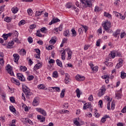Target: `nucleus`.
Returning <instances> with one entry per match:
<instances>
[{
  "mask_svg": "<svg viewBox=\"0 0 126 126\" xmlns=\"http://www.w3.org/2000/svg\"><path fill=\"white\" fill-rule=\"evenodd\" d=\"M13 57L14 58V62L15 63H18V61H19V55L18 54H14Z\"/></svg>",
  "mask_w": 126,
  "mask_h": 126,
  "instance_id": "obj_11",
  "label": "nucleus"
},
{
  "mask_svg": "<svg viewBox=\"0 0 126 126\" xmlns=\"http://www.w3.org/2000/svg\"><path fill=\"white\" fill-rule=\"evenodd\" d=\"M101 42V39H98L96 41V46L99 47L100 46V43Z\"/></svg>",
  "mask_w": 126,
  "mask_h": 126,
  "instance_id": "obj_57",
  "label": "nucleus"
},
{
  "mask_svg": "<svg viewBox=\"0 0 126 126\" xmlns=\"http://www.w3.org/2000/svg\"><path fill=\"white\" fill-rule=\"evenodd\" d=\"M116 98L119 100V99H121V98H122V95L120 94H116Z\"/></svg>",
  "mask_w": 126,
  "mask_h": 126,
  "instance_id": "obj_50",
  "label": "nucleus"
},
{
  "mask_svg": "<svg viewBox=\"0 0 126 126\" xmlns=\"http://www.w3.org/2000/svg\"><path fill=\"white\" fill-rule=\"evenodd\" d=\"M28 80H29V81H31V80H33V79H34V76L33 75H31V76H29L27 78Z\"/></svg>",
  "mask_w": 126,
  "mask_h": 126,
  "instance_id": "obj_41",
  "label": "nucleus"
},
{
  "mask_svg": "<svg viewBox=\"0 0 126 126\" xmlns=\"http://www.w3.org/2000/svg\"><path fill=\"white\" fill-rule=\"evenodd\" d=\"M92 69L94 72H97L98 71V66H94Z\"/></svg>",
  "mask_w": 126,
  "mask_h": 126,
  "instance_id": "obj_46",
  "label": "nucleus"
},
{
  "mask_svg": "<svg viewBox=\"0 0 126 126\" xmlns=\"http://www.w3.org/2000/svg\"><path fill=\"white\" fill-rule=\"evenodd\" d=\"M115 109V102H112L111 103V109L114 110Z\"/></svg>",
  "mask_w": 126,
  "mask_h": 126,
  "instance_id": "obj_62",
  "label": "nucleus"
},
{
  "mask_svg": "<svg viewBox=\"0 0 126 126\" xmlns=\"http://www.w3.org/2000/svg\"><path fill=\"white\" fill-rule=\"evenodd\" d=\"M47 29L45 27L41 28L40 29L41 32H42V33H44V34H46V33H47Z\"/></svg>",
  "mask_w": 126,
  "mask_h": 126,
  "instance_id": "obj_33",
  "label": "nucleus"
},
{
  "mask_svg": "<svg viewBox=\"0 0 126 126\" xmlns=\"http://www.w3.org/2000/svg\"><path fill=\"white\" fill-rule=\"evenodd\" d=\"M24 121L25 123H27V124H29L31 126H33V122H32V121L30 120V119L28 118H25Z\"/></svg>",
  "mask_w": 126,
  "mask_h": 126,
  "instance_id": "obj_20",
  "label": "nucleus"
},
{
  "mask_svg": "<svg viewBox=\"0 0 126 126\" xmlns=\"http://www.w3.org/2000/svg\"><path fill=\"white\" fill-rule=\"evenodd\" d=\"M122 113H126V106H125L121 111Z\"/></svg>",
  "mask_w": 126,
  "mask_h": 126,
  "instance_id": "obj_64",
  "label": "nucleus"
},
{
  "mask_svg": "<svg viewBox=\"0 0 126 126\" xmlns=\"http://www.w3.org/2000/svg\"><path fill=\"white\" fill-rule=\"evenodd\" d=\"M21 52L23 53V56H24L25 55H26V50H25V49H22L21 50Z\"/></svg>",
  "mask_w": 126,
  "mask_h": 126,
  "instance_id": "obj_59",
  "label": "nucleus"
},
{
  "mask_svg": "<svg viewBox=\"0 0 126 126\" xmlns=\"http://www.w3.org/2000/svg\"><path fill=\"white\" fill-rule=\"evenodd\" d=\"M34 50L36 53V54H37V55H41V51H40V49L37 48V49H35Z\"/></svg>",
  "mask_w": 126,
  "mask_h": 126,
  "instance_id": "obj_51",
  "label": "nucleus"
},
{
  "mask_svg": "<svg viewBox=\"0 0 126 126\" xmlns=\"http://www.w3.org/2000/svg\"><path fill=\"white\" fill-rule=\"evenodd\" d=\"M23 91L25 93L26 98H29L30 96L33 95V93L31 92L30 89L27 86H26V88L23 87Z\"/></svg>",
  "mask_w": 126,
  "mask_h": 126,
  "instance_id": "obj_2",
  "label": "nucleus"
},
{
  "mask_svg": "<svg viewBox=\"0 0 126 126\" xmlns=\"http://www.w3.org/2000/svg\"><path fill=\"white\" fill-rule=\"evenodd\" d=\"M35 28H36V25L33 24V25H31L30 26V29H34Z\"/></svg>",
  "mask_w": 126,
  "mask_h": 126,
  "instance_id": "obj_60",
  "label": "nucleus"
},
{
  "mask_svg": "<svg viewBox=\"0 0 126 126\" xmlns=\"http://www.w3.org/2000/svg\"><path fill=\"white\" fill-rule=\"evenodd\" d=\"M10 110L13 113H15L16 110H15V108L13 107V106H11L9 107Z\"/></svg>",
  "mask_w": 126,
  "mask_h": 126,
  "instance_id": "obj_36",
  "label": "nucleus"
},
{
  "mask_svg": "<svg viewBox=\"0 0 126 126\" xmlns=\"http://www.w3.org/2000/svg\"><path fill=\"white\" fill-rule=\"evenodd\" d=\"M24 22H25V21L24 20H21L19 23V26H21V25L24 24Z\"/></svg>",
  "mask_w": 126,
  "mask_h": 126,
  "instance_id": "obj_56",
  "label": "nucleus"
},
{
  "mask_svg": "<svg viewBox=\"0 0 126 126\" xmlns=\"http://www.w3.org/2000/svg\"><path fill=\"white\" fill-rule=\"evenodd\" d=\"M78 33H79V35L82 34V33H83V28H79L78 31Z\"/></svg>",
  "mask_w": 126,
  "mask_h": 126,
  "instance_id": "obj_40",
  "label": "nucleus"
},
{
  "mask_svg": "<svg viewBox=\"0 0 126 126\" xmlns=\"http://www.w3.org/2000/svg\"><path fill=\"white\" fill-rule=\"evenodd\" d=\"M106 92V86H102L101 89L99 90V92L97 93V95L98 97H102Z\"/></svg>",
  "mask_w": 126,
  "mask_h": 126,
  "instance_id": "obj_3",
  "label": "nucleus"
},
{
  "mask_svg": "<svg viewBox=\"0 0 126 126\" xmlns=\"http://www.w3.org/2000/svg\"><path fill=\"white\" fill-rule=\"evenodd\" d=\"M102 78H103V79H105L106 83H109V79H110V76L108 75H105L104 76H102Z\"/></svg>",
  "mask_w": 126,
  "mask_h": 126,
  "instance_id": "obj_13",
  "label": "nucleus"
},
{
  "mask_svg": "<svg viewBox=\"0 0 126 126\" xmlns=\"http://www.w3.org/2000/svg\"><path fill=\"white\" fill-rule=\"evenodd\" d=\"M82 28H83V30H85V33H86V32H87V30H88V27H87V26H86L84 25H82Z\"/></svg>",
  "mask_w": 126,
  "mask_h": 126,
  "instance_id": "obj_47",
  "label": "nucleus"
},
{
  "mask_svg": "<svg viewBox=\"0 0 126 126\" xmlns=\"http://www.w3.org/2000/svg\"><path fill=\"white\" fill-rule=\"evenodd\" d=\"M57 64L60 66V67H63V63H62V61H61L60 60L57 59L56 60Z\"/></svg>",
  "mask_w": 126,
  "mask_h": 126,
  "instance_id": "obj_22",
  "label": "nucleus"
},
{
  "mask_svg": "<svg viewBox=\"0 0 126 126\" xmlns=\"http://www.w3.org/2000/svg\"><path fill=\"white\" fill-rule=\"evenodd\" d=\"M70 35V34L69 33V30H66L63 32V35L65 37H69Z\"/></svg>",
  "mask_w": 126,
  "mask_h": 126,
  "instance_id": "obj_21",
  "label": "nucleus"
},
{
  "mask_svg": "<svg viewBox=\"0 0 126 126\" xmlns=\"http://www.w3.org/2000/svg\"><path fill=\"white\" fill-rule=\"evenodd\" d=\"M37 118L38 120H40L41 123H43V122H45V117H44L41 115H37Z\"/></svg>",
  "mask_w": 126,
  "mask_h": 126,
  "instance_id": "obj_16",
  "label": "nucleus"
},
{
  "mask_svg": "<svg viewBox=\"0 0 126 126\" xmlns=\"http://www.w3.org/2000/svg\"><path fill=\"white\" fill-rule=\"evenodd\" d=\"M64 92H65V89H63L61 91V98H63L64 97Z\"/></svg>",
  "mask_w": 126,
  "mask_h": 126,
  "instance_id": "obj_34",
  "label": "nucleus"
},
{
  "mask_svg": "<svg viewBox=\"0 0 126 126\" xmlns=\"http://www.w3.org/2000/svg\"><path fill=\"white\" fill-rule=\"evenodd\" d=\"M76 79L78 81H83L85 80V77L84 76H81L80 75H77L76 76Z\"/></svg>",
  "mask_w": 126,
  "mask_h": 126,
  "instance_id": "obj_9",
  "label": "nucleus"
},
{
  "mask_svg": "<svg viewBox=\"0 0 126 126\" xmlns=\"http://www.w3.org/2000/svg\"><path fill=\"white\" fill-rule=\"evenodd\" d=\"M33 106H38L39 105V102H38V98H35L32 102Z\"/></svg>",
  "mask_w": 126,
  "mask_h": 126,
  "instance_id": "obj_15",
  "label": "nucleus"
},
{
  "mask_svg": "<svg viewBox=\"0 0 126 126\" xmlns=\"http://www.w3.org/2000/svg\"><path fill=\"white\" fill-rule=\"evenodd\" d=\"M17 77L18 79L21 80L22 81H25V78L21 73H17Z\"/></svg>",
  "mask_w": 126,
  "mask_h": 126,
  "instance_id": "obj_8",
  "label": "nucleus"
},
{
  "mask_svg": "<svg viewBox=\"0 0 126 126\" xmlns=\"http://www.w3.org/2000/svg\"><path fill=\"white\" fill-rule=\"evenodd\" d=\"M27 12H28L29 15L32 16V13L33 12V11L31 9H28L27 10Z\"/></svg>",
  "mask_w": 126,
  "mask_h": 126,
  "instance_id": "obj_43",
  "label": "nucleus"
},
{
  "mask_svg": "<svg viewBox=\"0 0 126 126\" xmlns=\"http://www.w3.org/2000/svg\"><path fill=\"white\" fill-rule=\"evenodd\" d=\"M110 118V116L108 115H106L105 116L102 117L101 119V123H105L107 121V119Z\"/></svg>",
  "mask_w": 126,
  "mask_h": 126,
  "instance_id": "obj_17",
  "label": "nucleus"
},
{
  "mask_svg": "<svg viewBox=\"0 0 126 126\" xmlns=\"http://www.w3.org/2000/svg\"><path fill=\"white\" fill-rule=\"evenodd\" d=\"M76 93L77 94V97H78V98H80V95L82 94V92H80L79 89L77 88L76 90Z\"/></svg>",
  "mask_w": 126,
  "mask_h": 126,
  "instance_id": "obj_18",
  "label": "nucleus"
},
{
  "mask_svg": "<svg viewBox=\"0 0 126 126\" xmlns=\"http://www.w3.org/2000/svg\"><path fill=\"white\" fill-rule=\"evenodd\" d=\"M28 41L30 44H32L33 43V38H32V37L30 36L28 38Z\"/></svg>",
  "mask_w": 126,
  "mask_h": 126,
  "instance_id": "obj_37",
  "label": "nucleus"
},
{
  "mask_svg": "<svg viewBox=\"0 0 126 126\" xmlns=\"http://www.w3.org/2000/svg\"><path fill=\"white\" fill-rule=\"evenodd\" d=\"M56 39H57V37L56 36L52 37V39L49 41L50 43H51V44H52V45H55V44H56V42H57Z\"/></svg>",
  "mask_w": 126,
  "mask_h": 126,
  "instance_id": "obj_14",
  "label": "nucleus"
},
{
  "mask_svg": "<svg viewBox=\"0 0 126 126\" xmlns=\"http://www.w3.org/2000/svg\"><path fill=\"white\" fill-rule=\"evenodd\" d=\"M102 10V8L99 7V6H96L94 8V11L96 12H98L99 11H101Z\"/></svg>",
  "mask_w": 126,
  "mask_h": 126,
  "instance_id": "obj_28",
  "label": "nucleus"
},
{
  "mask_svg": "<svg viewBox=\"0 0 126 126\" xmlns=\"http://www.w3.org/2000/svg\"><path fill=\"white\" fill-rule=\"evenodd\" d=\"M54 48V46L53 45H49L48 47H46L47 50H48V51H51Z\"/></svg>",
  "mask_w": 126,
  "mask_h": 126,
  "instance_id": "obj_55",
  "label": "nucleus"
},
{
  "mask_svg": "<svg viewBox=\"0 0 126 126\" xmlns=\"http://www.w3.org/2000/svg\"><path fill=\"white\" fill-rule=\"evenodd\" d=\"M105 100H106V101L109 102V103H110V102L112 101V100L110 99V97H109L108 96H105Z\"/></svg>",
  "mask_w": 126,
  "mask_h": 126,
  "instance_id": "obj_54",
  "label": "nucleus"
},
{
  "mask_svg": "<svg viewBox=\"0 0 126 126\" xmlns=\"http://www.w3.org/2000/svg\"><path fill=\"white\" fill-rule=\"evenodd\" d=\"M4 21H5L6 22H11V18L9 17H7L4 18Z\"/></svg>",
  "mask_w": 126,
  "mask_h": 126,
  "instance_id": "obj_32",
  "label": "nucleus"
},
{
  "mask_svg": "<svg viewBox=\"0 0 126 126\" xmlns=\"http://www.w3.org/2000/svg\"><path fill=\"white\" fill-rule=\"evenodd\" d=\"M80 1L85 5V6L86 7H90L92 4L91 3V1L88 0H80Z\"/></svg>",
  "mask_w": 126,
  "mask_h": 126,
  "instance_id": "obj_4",
  "label": "nucleus"
},
{
  "mask_svg": "<svg viewBox=\"0 0 126 126\" xmlns=\"http://www.w3.org/2000/svg\"><path fill=\"white\" fill-rule=\"evenodd\" d=\"M36 36H37V37H43L42 33H40V31H37Z\"/></svg>",
  "mask_w": 126,
  "mask_h": 126,
  "instance_id": "obj_44",
  "label": "nucleus"
},
{
  "mask_svg": "<svg viewBox=\"0 0 126 126\" xmlns=\"http://www.w3.org/2000/svg\"><path fill=\"white\" fill-rule=\"evenodd\" d=\"M12 11L13 13H17V11H18V8H12Z\"/></svg>",
  "mask_w": 126,
  "mask_h": 126,
  "instance_id": "obj_42",
  "label": "nucleus"
},
{
  "mask_svg": "<svg viewBox=\"0 0 126 126\" xmlns=\"http://www.w3.org/2000/svg\"><path fill=\"white\" fill-rule=\"evenodd\" d=\"M2 37L3 38L4 40H7V38H8V36H7V35H6V34L5 33H4L3 35H2Z\"/></svg>",
  "mask_w": 126,
  "mask_h": 126,
  "instance_id": "obj_53",
  "label": "nucleus"
},
{
  "mask_svg": "<svg viewBox=\"0 0 126 126\" xmlns=\"http://www.w3.org/2000/svg\"><path fill=\"white\" fill-rule=\"evenodd\" d=\"M71 6H72V4L71 2H68L66 4V8H71Z\"/></svg>",
  "mask_w": 126,
  "mask_h": 126,
  "instance_id": "obj_35",
  "label": "nucleus"
},
{
  "mask_svg": "<svg viewBox=\"0 0 126 126\" xmlns=\"http://www.w3.org/2000/svg\"><path fill=\"white\" fill-rule=\"evenodd\" d=\"M20 69L21 71H26L27 70V68L26 66H21Z\"/></svg>",
  "mask_w": 126,
  "mask_h": 126,
  "instance_id": "obj_45",
  "label": "nucleus"
},
{
  "mask_svg": "<svg viewBox=\"0 0 126 126\" xmlns=\"http://www.w3.org/2000/svg\"><path fill=\"white\" fill-rule=\"evenodd\" d=\"M69 74H68V73H65V83L66 84H67V83H68V82H69Z\"/></svg>",
  "mask_w": 126,
  "mask_h": 126,
  "instance_id": "obj_12",
  "label": "nucleus"
},
{
  "mask_svg": "<svg viewBox=\"0 0 126 126\" xmlns=\"http://www.w3.org/2000/svg\"><path fill=\"white\" fill-rule=\"evenodd\" d=\"M38 89H44L45 88V86L43 84H40L38 86Z\"/></svg>",
  "mask_w": 126,
  "mask_h": 126,
  "instance_id": "obj_48",
  "label": "nucleus"
},
{
  "mask_svg": "<svg viewBox=\"0 0 126 126\" xmlns=\"http://www.w3.org/2000/svg\"><path fill=\"white\" fill-rule=\"evenodd\" d=\"M121 77L122 78V79L126 78V73L124 71L121 72Z\"/></svg>",
  "mask_w": 126,
  "mask_h": 126,
  "instance_id": "obj_31",
  "label": "nucleus"
},
{
  "mask_svg": "<svg viewBox=\"0 0 126 126\" xmlns=\"http://www.w3.org/2000/svg\"><path fill=\"white\" fill-rule=\"evenodd\" d=\"M65 50H66L68 55V59L70 60V59H71V55L72 54V52L71 51V50H70L69 48H67Z\"/></svg>",
  "mask_w": 126,
  "mask_h": 126,
  "instance_id": "obj_10",
  "label": "nucleus"
},
{
  "mask_svg": "<svg viewBox=\"0 0 126 126\" xmlns=\"http://www.w3.org/2000/svg\"><path fill=\"white\" fill-rule=\"evenodd\" d=\"M71 32H72V34L73 35V37H76V35H77V33H76V31H75L73 29H72L71 30Z\"/></svg>",
  "mask_w": 126,
  "mask_h": 126,
  "instance_id": "obj_39",
  "label": "nucleus"
},
{
  "mask_svg": "<svg viewBox=\"0 0 126 126\" xmlns=\"http://www.w3.org/2000/svg\"><path fill=\"white\" fill-rule=\"evenodd\" d=\"M6 70H7L8 73H9L10 75H14L13 71H12V67L9 64H7V66L5 67Z\"/></svg>",
  "mask_w": 126,
  "mask_h": 126,
  "instance_id": "obj_5",
  "label": "nucleus"
},
{
  "mask_svg": "<svg viewBox=\"0 0 126 126\" xmlns=\"http://www.w3.org/2000/svg\"><path fill=\"white\" fill-rule=\"evenodd\" d=\"M60 113H69V111L68 110H65L63 109V110H60Z\"/></svg>",
  "mask_w": 126,
  "mask_h": 126,
  "instance_id": "obj_58",
  "label": "nucleus"
},
{
  "mask_svg": "<svg viewBox=\"0 0 126 126\" xmlns=\"http://www.w3.org/2000/svg\"><path fill=\"white\" fill-rule=\"evenodd\" d=\"M63 109H67L68 108V103H64L63 105Z\"/></svg>",
  "mask_w": 126,
  "mask_h": 126,
  "instance_id": "obj_61",
  "label": "nucleus"
},
{
  "mask_svg": "<svg viewBox=\"0 0 126 126\" xmlns=\"http://www.w3.org/2000/svg\"><path fill=\"white\" fill-rule=\"evenodd\" d=\"M102 27H103L104 30L107 32V33H112V31L110 29L111 28V22L106 21L104 24H102Z\"/></svg>",
  "mask_w": 126,
  "mask_h": 126,
  "instance_id": "obj_1",
  "label": "nucleus"
},
{
  "mask_svg": "<svg viewBox=\"0 0 126 126\" xmlns=\"http://www.w3.org/2000/svg\"><path fill=\"white\" fill-rule=\"evenodd\" d=\"M36 110L37 112H39V113H40V114H41L43 116H47V112H46V111H45V110L40 108H36Z\"/></svg>",
  "mask_w": 126,
  "mask_h": 126,
  "instance_id": "obj_6",
  "label": "nucleus"
},
{
  "mask_svg": "<svg viewBox=\"0 0 126 126\" xmlns=\"http://www.w3.org/2000/svg\"><path fill=\"white\" fill-rule=\"evenodd\" d=\"M10 101L11 103H15V100L14 99V97H10Z\"/></svg>",
  "mask_w": 126,
  "mask_h": 126,
  "instance_id": "obj_49",
  "label": "nucleus"
},
{
  "mask_svg": "<svg viewBox=\"0 0 126 126\" xmlns=\"http://www.w3.org/2000/svg\"><path fill=\"white\" fill-rule=\"evenodd\" d=\"M116 57V53L114 52H111V54L109 55V58H111V59H114Z\"/></svg>",
  "mask_w": 126,
  "mask_h": 126,
  "instance_id": "obj_25",
  "label": "nucleus"
},
{
  "mask_svg": "<svg viewBox=\"0 0 126 126\" xmlns=\"http://www.w3.org/2000/svg\"><path fill=\"white\" fill-rule=\"evenodd\" d=\"M41 67H42V65L40 63H38L35 65L34 68L35 70H37L39 68H41Z\"/></svg>",
  "mask_w": 126,
  "mask_h": 126,
  "instance_id": "obj_19",
  "label": "nucleus"
},
{
  "mask_svg": "<svg viewBox=\"0 0 126 126\" xmlns=\"http://www.w3.org/2000/svg\"><path fill=\"white\" fill-rule=\"evenodd\" d=\"M66 51V49H64L63 51V52L62 53V60L63 61H64L65 60V51Z\"/></svg>",
  "mask_w": 126,
  "mask_h": 126,
  "instance_id": "obj_23",
  "label": "nucleus"
},
{
  "mask_svg": "<svg viewBox=\"0 0 126 126\" xmlns=\"http://www.w3.org/2000/svg\"><path fill=\"white\" fill-rule=\"evenodd\" d=\"M60 21H61L60 19L58 18H55V17L53 16V20L49 23V25H52V24L57 23V22H60Z\"/></svg>",
  "mask_w": 126,
  "mask_h": 126,
  "instance_id": "obj_7",
  "label": "nucleus"
},
{
  "mask_svg": "<svg viewBox=\"0 0 126 126\" xmlns=\"http://www.w3.org/2000/svg\"><path fill=\"white\" fill-rule=\"evenodd\" d=\"M90 106H91V104H90V103L85 104L83 106V110H86V109H88V108H89Z\"/></svg>",
  "mask_w": 126,
  "mask_h": 126,
  "instance_id": "obj_26",
  "label": "nucleus"
},
{
  "mask_svg": "<svg viewBox=\"0 0 126 126\" xmlns=\"http://www.w3.org/2000/svg\"><path fill=\"white\" fill-rule=\"evenodd\" d=\"M121 33V30H117L115 33L113 34V35L114 36V37H116V38H117V37H118V35H120Z\"/></svg>",
  "mask_w": 126,
  "mask_h": 126,
  "instance_id": "obj_24",
  "label": "nucleus"
},
{
  "mask_svg": "<svg viewBox=\"0 0 126 126\" xmlns=\"http://www.w3.org/2000/svg\"><path fill=\"white\" fill-rule=\"evenodd\" d=\"M104 16L106 17H108V18H111V17H112V15L110 14L109 13H107V12H104Z\"/></svg>",
  "mask_w": 126,
  "mask_h": 126,
  "instance_id": "obj_29",
  "label": "nucleus"
},
{
  "mask_svg": "<svg viewBox=\"0 0 126 126\" xmlns=\"http://www.w3.org/2000/svg\"><path fill=\"white\" fill-rule=\"evenodd\" d=\"M88 100H89V101H93V95L92 94H91L88 98Z\"/></svg>",
  "mask_w": 126,
  "mask_h": 126,
  "instance_id": "obj_63",
  "label": "nucleus"
},
{
  "mask_svg": "<svg viewBox=\"0 0 126 126\" xmlns=\"http://www.w3.org/2000/svg\"><path fill=\"white\" fill-rule=\"evenodd\" d=\"M57 76H58V71H55L53 74V77L57 78Z\"/></svg>",
  "mask_w": 126,
  "mask_h": 126,
  "instance_id": "obj_52",
  "label": "nucleus"
},
{
  "mask_svg": "<svg viewBox=\"0 0 126 126\" xmlns=\"http://www.w3.org/2000/svg\"><path fill=\"white\" fill-rule=\"evenodd\" d=\"M12 42H13V43H14L15 42V43H17V44H20V41H19V39H18L17 38L13 39Z\"/></svg>",
  "mask_w": 126,
  "mask_h": 126,
  "instance_id": "obj_30",
  "label": "nucleus"
},
{
  "mask_svg": "<svg viewBox=\"0 0 126 126\" xmlns=\"http://www.w3.org/2000/svg\"><path fill=\"white\" fill-rule=\"evenodd\" d=\"M13 45H14V43H13V41H11V42L10 41L8 43V45H7V47L8 48V49H10L11 48V46H13Z\"/></svg>",
  "mask_w": 126,
  "mask_h": 126,
  "instance_id": "obj_27",
  "label": "nucleus"
},
{
  "mask_svg": "<svg viewBox=\"0 0 126 126\" xmlns=\"http://www.w3.org/2000/svg\"><path fill=\"white\" fill-rule=\"evenodd\" d=\"M42 12H43V11H36L35 12V16H40V15L42 14Z\"/></svg>",
  "mask_w": 126,
  "mask_h": 126,
  "instance_id": "obj_38",
  "label": "nucleus"
}]
</instances>
